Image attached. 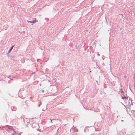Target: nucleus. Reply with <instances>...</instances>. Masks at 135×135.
<instances>
[{
    "label": "nucleus",
    "mask_w": 135,
    "mask_h": 135,
    "mask_svg": "<svg viewBox=\"0 0 135 135\" xmlns=\"http://www.w3.org/2000/svg\"><path fill=\"white\" fill-rule=\"evenodd\" d=\"M29 22L30 23H32V22L31 21H29Z\"/></svg>",
    "instance_id": "nucleus-5"
},
{
    "label": "nucleus",
    "mask_w": 135,
    "mask_h": 135,
    "mask_svg": "<svg viewBox=\"0 0 135 135\" xmlns=\"http://www.w3.org/2000/svg\"><path fill=\"white\" fill-rule=\"evenodd\" d=\"M51 123H52V120H51Z\"/></svg>",
    "instance_id": "nucleus-4"
},
{
    "label": "nucleus",
    "mask_w": 135,
    "mask_h": 135,
    "mask_svg": "<svg viewBox=\"0 0 135 135\" xmlns=\"http://www.w3.org/2000/svg\"><path fill=\"white\" fill-rule=\"evenodd\" d=\"M32 23L33 24L35 23V21H33L32 22Z\"/></svg>",
    "instance_id": "nucleus-1"
},
{
    "label": "nucleus",
    "mask_w": 135,
    "mask_h": 135,
    "mask_svg": "<svg viewBox=\"0 0 135 135\" xmlns=\"http://www.w3.org/2000/svg\"><path fill=\"white\" fill-rule=\"evenodd\" d=\"M35 23H36V22H37V20H35Z\"/></svg>",
    "instance_id": "nucleus-3"
},
{
    "label": "nucleus",
    "mask_w": 135,
    "mask_h": 135,
    "mask_svg": "<svg viewBox=\"0 0 135 135\" xmlns=\"http://www.w3.org/2000/svg\"><path fill=\"white\" fill-rule=\"evenodd\" d=\"M13 47V46L10 49V51L12 49Z\"/></svg>",
    "instance_id": "nucleus-2"
}]
</instances>
